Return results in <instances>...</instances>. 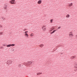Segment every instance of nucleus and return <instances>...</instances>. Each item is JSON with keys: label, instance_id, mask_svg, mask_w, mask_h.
Instances as JSON below:
<instances>
[{"label": "nucleus", "instance_id": "423d86ee", "mask_svg": "<svg viewBox=\"0 0 77 77\" xmlns=\"http://www.w3.org/2000/svg\"><path fill=\"white\" fill-rule=\"evenodd\" d=\"M44 46V45L43 44H41L40 45H39V46L41 47V48H42Z\"/></svg>", "mask_w": 77, "mask_h": 77}, {"label": "nucleus", "instance_id": "4468645a", "mask_svg": "<svg viewBox=\"0 0 77 77\" xmlns=\"http://www.w3.org/2000/svg\"><path fill=\"white\" fill-rule=\"evenodd\" d=\"M7 6H6V7H4L5 9H7Z\"/></svg>", "mask_w": 77, "mask_h": 77}, {"label": "nucleus", "instance_id": "cd10ccee", "mask_svg": "<svg viewBox=\"0 0 77 77\" xmlns=\"http://www.w3.org/2000/svg\"><path fill=\"white\" fill-rule=\"evenodd\" d=\"M63 54V53H61V54Z\"/></svg>", "mask_w": 77, "mask_h": 77}, {"label": "nucleus", "instance_id": "a878e982", "mask_svg": "<svg viewBox=\"0 0 77 77\" xmlns=\"http://www.w3.org/2000/svg\"><path fill=\"white\" fill-rule=\"evenodd\" d=\"M2 19H4V17H2Z\"/></svg>", "mask_w": 77, "mask_h": 77}, {"label": "nucleus", "instance_id": "6ab92c4d", "mask_svg": "<svg viewBox=\"0 0 77 77\" xmlns=\"http://www.w3.org/2000/svg\"><path fill=\"white\" fill-rule=\"evenodd\" d=\"M56 32V30H54V31H53V32L54 33V32Z\"/></svg>", "mask_w": 77, "mask_h": 77}, {"label": "nucleus", "instance_id": "2f4dec72", "mask_svg": "<svg viewBox=\"0 0 77 77\" xmlns=\"http://www.w3.org/2000/svg\"><path fill=\"white\" fill-rule=\"evenodd\" d=\"M77 70V69H76V71Z\"/></svg>", "mask_w": 77, "mask_h": 77}, {"label": "nucleus", "instance_id": "4be33fe9", "mask_svg": "<svg viewBox=\"0 0 77 77\" xmlns=\"http://www.w3.org/2000/svg\"><path fill=\"white\" fill-rule=\"evenodd\" d=\"M3 45V46H6V44H4Z\"/></svg>", "mask_w": 77, "mask_h": 77}, {"label": "nucleus", "instance_id": "ddd939ff", "mask_svg": "<svg viewBox=\"0 0 77 77\" xmlns=\"http://www.w3.org/2000/svg\"><path fill=\"white\" fill-rule=\"evenodd\" d=\"M69 36H73V35H72V33H71L69 34Z\"/></svg>", "mask_w": 77, "mask_h": 77}, {"label": "nucleus", "instance_id": "dca6fc26", "mask_svg": "<svg viewBox=\"0 0 77 77\" xmlns=\"http://www.w3.org/2000/svg\"><path fill=\"white\" fill-rule=\"evenodd\" d=\"M42 74V73H38L37 74V75H39L40 74Z\"/></svg>", "mask_w": 77, "mask_h": 77}, {"label": "nucleus", "instance_id": "6e6552de", "mask_svg": "<svg viewBox=\"0 0 77 77\" xmlns=\"http://www.w3.org/2000/svg\"><path fill=\"white\" fill-rule=\"evenodd\" d=\"M10 3H11V4H15V3H14V2H13L11 1L10 2Z\"/></svg>", "mask_w": 77, "mask_h": 77}, {"label": "nucleus", "instance_id": "c756f323", "mask_svg": "<svg viewBox=\"0 0 77 77\" xmlns=\"http://www.w3.org/2000/svg\"><path fill=\"white\" fill-rule=\"evenodd\" d=\"M20 66H21V64L19 65Z\"/></svg>", "mask_w": 77, "mask_h": 77}, {"label": "nucleus", "instance_id": "f3484780", "mask_svg": "<svg viewBox=\"0 0 77 77\" xmlns=\"http://www.w3.org/2000/svg\"><path fill=\"white\" fill-rule=\"evenodd\" d=\"M11 1L13 2H15V0H11Z\"/></svg>", "mask_w": 77, "mask_h": 77}, {"label": "nucleus", "instance_id": "393cba45", "mask_svg": "<svg viewBox=\"0 0 77 77\" xmlns=\"http://www.w3.org/2000/svg\"><path fill=\"white\" fill-rule=\"evenodd\" d=\"M0 27H2V25H0Z\"/></svg>", "mask_w": 77, "mask_h": 77}, {"label": "nucleus", "instance_id": "a211bd4d", "mask_svg": "<svg viewBox=\"0 0 77 77\" xmlns=\"http://www.w3.org/2000/svg\"><path fill=\"white\" fill-rule=\"evenodd\" d=\"M72 3H71L70 5H69V6H72Z\"/></svg>", "mask_w": 77, "mask_h": 77}, {"label": "nucleus", "instance_id": "f257e3e1", "mask_svg": "<svg viewBox=\"0 0 77 77\" xmlns=\"http://www.w3.org/2000/svg\"><path fill=\"white\" fill-rule=\"evenodd\" d=\"M32 63L31 61H28L26 64L28 65H30L31 63Z\"/></svg>", "mask_w": 77, "mask_h": 77}, {"label": "nucleus", "instance_id": "7c9ffc66", "mask_svg": "<svg viewBox=\"0 0 77 77\" xmlns=\"http://www.w3.org/2000/svg\"><path fill=\"white\" fill-rule=\"evenodd\" d=\"M74 71H75V70H74Z\"/></svg>", "mask_w": 77, "mask_h": 77}, {"label": "nucleus", "instance_id": "f03ea898", "mask_svg": "<svg viewBox=\"0 0 77 77\" xmlns=\"http://www.w3.org/2000/svg\"><path fill=\"white\" fill-rule=\"evenodd\" d=\"M12 61L11 60H8L7 62V63H10L11 64L12 63Z\"/></svg>", "mask_w": 77, "mask_h": 77}, {"label": "nucleus", "instance_id": "39448f33", "mask_svg": "<svg viewBox=\"0 0 77 77\" xmlns=\"http://www.w3.org/2000/svg\"><path fill=\"white\" fill-rule=\"evenodd\" d=\"M42 30H46V28H45V26H43L42 28Z\"/></svg>", "mask_w": 77, "mask_h": 77}, {"label": "nucleus", "instance_id": "9b49d317", "mask_svg": "<svg viewBox=\"0 0 77 77\" xmlns=\"http://www.w3.org/2000/svg\"><path fill=\"white\" fill-rule=\"evenodd\" d=\"M25 36H27V37H28L29 36V35H28V34L27 33L25 34Z\"/></svg>", "mask_w": 77, "mask_h": 77}, {"label": "nucleus", "instance_id": "aec40b11", "mask_svg": "<svg viewBox=\"0 0 77 77\" xmlns=\"http://www.w3.org/2000/svg\"><path fill=\"white\" fill-rule=\"evenodd\" d=\"M2 34H3V33H2V32H0V35H2Z\"/></svg>", "mask_w": 77, "mask_h": 77}, {"label": "nucleus", "instance_id": "473e14b6", "mask_svg": "<svg viewBox=\"0 0 77 77\" xmlns=\"http://www.w3.org/2000/svg\"><path fill=\"white\" fill-rule=\"evenodd\" d=\"M5 19H4L3 20H4Z\"/></svg>", "mask_w": 77, "mask_h": 77}, {"label": "nucleus", "instance_id": "5701e85b", "mask_svg": "<svg viewBox=\"0 0 77 77\" xmlns=\"http://www.w3.org/2000/svg\"><path fill=\"white\" fill-rule=\"evenodd\" d=\"M61 28V27L60 26V27H58V29H60Z\"/></svg>", "mask_w": 77, "mask_h": 77}, {"label": "nucleus", "instance_id": "2eb2a0df", "mask_svg": "<svg viewBox=\"0 0 77 77\" xmlns=\"http://www.w3.org/2000/svg\"><path fill=\"white\" fill-rule=\"evenodd\" d=\"M53 19H51V23H53Z\"/></svg>", "mask_w": 77, "mask_h": 77}, {"label": "nucleus", "instance_id": "bb28decb", "mask_svg": "<svg viewBox=\"0 0 77 77\" xmlns=\"http://www.w3.org/2000/svg\"><path fill=\"white\" fill-rule=\"evenodd\" d=\"M70 34H71V33H72V32H70Z\"/></svg>", "mask_w": 77, "mask_h": 77}, {"label": "nucleus", "instance_id": "7ed1b4c3", "mask_svg": "<svg viewBox=\"0 0 77 77\" xmlns=\"http://www.w3.org/2000/svg\"><path fill=\"white\" fill-rule=\"evenodd\" d=\"M41 3H42V0H39L38 2L37 3H38V4H41Z\"/></svg>", "mask_w": 77, "mask_h": 77}, {"label": "nucleus", "instance_id": "c85d7f7f", "mask_svg": "<svg viewBox=\"0 0 77 77\" xmlns=\"http://www.w3.org/2000/svg\"><path fill=\"white\" fill-rule=\"evenodd\" d=\"M13 51H14V50H13Z\"/></svg>", "mask_w": 77, "mask_h": 77}, {"label": "nucleus", "instance_id": "9d476101", "mask_svg": "<svg viewBox=\"0 0 77 77\" xmlns=\"http://www.w3.org/2000/svg\"><path fill=\"white\" fill-rule=\"evenodd\" d=\"M69 14H68L66 16V18H69Z\"/></svg>", "mask_w": 77, "mask_h": 77}, {"label": "nucleus", "instance_id": "412c9836", "mask_svg": "<svg viewBox=\"0 0 77 77\" xmlns=\"http://www.w3.org/2000/svg\"><path fill=\"white\" fill-rule=\"evenodd\" d=\"M27 32H28V31H26L25 32V33H27Z\"/></svg>", "mask_w": 77, "mask_h": 77}, {"label": "nucleus", "instance_id": "f8f14e48", "mask_svg": "<svg viewBox=\"0 0 77 77\" xmlns=\"http://www.w3.org/2000/svg\"><path fill=\"white\" fill-rule=\"evenodd\" d=\"M11 46H15V45L14 44H11Z\"/></svg>", "mask_w": 77, "mask_h": 77}, {"label": "nucleus", "instance_id": "b1692460", "mask_svg": "<svg viewBox=\"0 0 77 77\" xmlns=\"http://www.w3.org/2000/svg\"><path fill=\"white\" fill-rule=\"evenodd\" d=\"M54 33L53 32H52L51 33V34H52V33Z\"/></svg>", "mask_w": 77, "mask_h": 77}, {"label": "nucleus", "instance_id": "1a4fd4ad", "mask_svg": "<svg viewBox=\"0 0 77 77\" xmlns=\"http://www.w3.org/2000/svg\"><path fill=\"white\" fill-rule=\"evenodd\" d=\"M74 67L75 68H77V64H76L74 65Z\"/></svg>", "mask_w": 77, "mask_h": 77}, {"label": "nucleus", "instance_id": "20e7f679", "mask_svg": "<svg viewBox=\"0 0 77 77\" xmlns=\"http://www.w3.org/2000/svg\"><path fill=\"white\" fill-rule=\"evenodd\" d=\"M75 57H76V56H74L72 57H71V59H74V58H75Z\"/></svg>", "mask_w": 77, "mask_h": 77}, {"label": "nucleus", "instance_id": "0eeeda50", "mask_svg": "<svg viewBox=\"0 0 77 77\" xmlns=\"http://www.w3.org/2000/svg\"><path fill=\"white\" fill-rule=\"evenodd\" d=\"M7 47H11V44H9L8 45H7Z\"/></svg>", "mask_w": 77, "mask_h": 77}]
</instances>
